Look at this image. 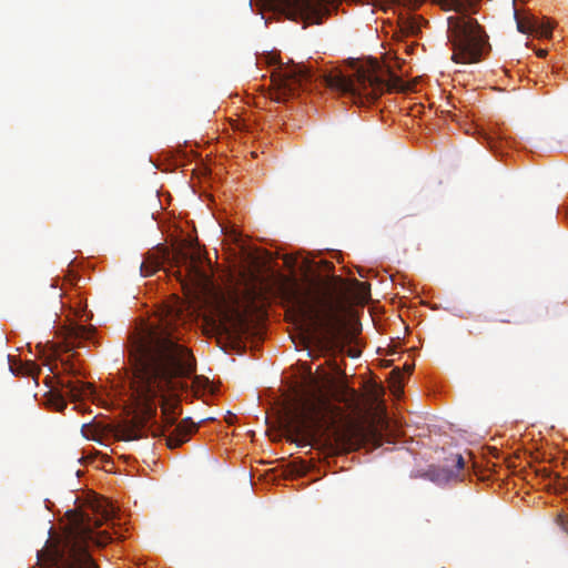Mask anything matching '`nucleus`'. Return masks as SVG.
I'll return each mask as SVG.
<instances>
[{
  "mask_svg": "<svg viewBox=\"0 0 568 568\" xmlns=\"http://www.w3.org/2000/svg\"><path fill=\"white\" fill-rule=\"evenodd\" d=\"M131 390L136 414L118 430L122 440L145 436L146 424L156 416L160 406L165 426H173L180 414L176 390L178 378L190 377L196 371L193 354L179 344L169 333L145 327L132 339Z\"/></svg>",
  "mask_w": 568,
  "mask_h": 568,
  "instance_id": "obj_1",
  "label": "nucleus"
},
{
  "mask_svg": "<svg viewBox=\"0 0 568 568\" xmlns=\"http://www.w3.org/2000/svg\"><path fill=\"white\" fill-rule=\"evenodd\" d=\"M272 81L278 90L277 100L294 95L300 88L320 81L358 105L372 103L385 92L409 90V85L402 78L390 70H383L377 63L367 68H354L349 73L338 69L320 73L303 63H278L277 70L272 74Z\"/></svg>",
  "mask_w": 568,
  "mask_h": 568,
  "instance_id": "obj_2",
  "label": "nucleus"
},
{
  "mask_svg": "<svg viewBox=\"0 0 568 568\" xmlns=\"http://www.w3.org/2000/svg\"><path fill=\"white\" fill-rule=\"evenodd\" d=\"M290 300L298 315L321 331L317 337L320 348L327 353H343L353 336L342 317L344 310L342 293L327 288L312 296L310 291L294 287Z\"/></svg>",
  "mask_w": 568,
  "mask_h": 568,
  "instance_id": "obj_3",
  "label": "nucleus"
},
{
  "mask_svg": "<svg viewBox=\"0 0 568 568\" xmlns=\"http://www.w3.org/2000/svg\"><path fill=\"white\" fill-rule=\"evenodd\" d=\"M100 525V519L92 523L88 514H74L72 524L64 535L47 541L43 556L55 568H99L89 552V545L95 542L98 546H104L111 540L106 532L101 536L94 534L92 527Z\"/></svg>",
  "mask_w": 568,
  "mask_h": 568,
  "instance_id": "obj_4",
  "label": "nucleus"
},
{
  "mask_svg": "<svg viewBox=\"0 0 568 568\" xmlns=\"http://www.w3.org/2000/svg\"><path fill=\"white\" fill-rule=\"evenodd\" d=\"M446 10L458 14L448 17V39L453 44V59L456 62L470 63L479 60L488 45L487 34L476 19L467 16L466 0H442Z\"/></svg>",
  "mask_w": 568,
  "mask_h": 568,
  "instance_id": "obj_5",
  "label": "nucleus"
},
{
  "mask_svg": "<svg viewBox=\"0 0 568 568\" xmlns=\"http://www.w3.org/2000/svg\"><path fill=\"white\" fill-rule=\"evenodd\" d=\"M336 409L322 390L307 392L287 422L288 439L300 447L311 446L316 434L326 426L327 418Z\"/></svg>",
  "mask_w": 568,
  "mask_h": 568,
  "instance_id": "obj_6",
  "label": "nucleus"
},
{
  "mask_svg": "<svg viewBox=\"0 0 568 568\" xmlns=\"http://www.w3.org/2000/svg\"><path fill=\"white\" fill-rule=\"evenodd\" d=\"M59 388L51 389L48 403L57 412H62L67 407V398L72 402L90 399L94 396V387L91 383L80 379H58Z\"/></svg>",
  "mask_w": 568,
  "mask_h": 568,
  "instance_id": "obj_7",
  "label": "nucleus"
},
{
  "mask_svg": "<svg viewBox=\"0 0 568 568\" xmlns=\"http://www.w3.org/2000/svg\"><path fill=\"white\" fill-rule=\"evenodd\" d=\"M173 258L179 267L178 276L182 286L206 281V274L201 266L202 256L200 252L192 247H182L175 251Z\"/></svg>",
  "mask_w": 568,
  "mask_h": 568,
  "instance_id": "obj_8",
  "label": "nucleus"
},
{
  "mask_svg": "<svg viewBox=\"0 0 568 568\" xmlns=\"http://www.w3.org/2000/svg\"><path fill=\"white\" fill-rule=\"evenodd\" d=\"M197 430V425L191 418H184L165 436L166 445L173 449L180 447L190 439V436Z\"/></svg>",
  "mask_w": 568,
  "mask_h": 568,
  "instance_id": "obj_9",
  "label": "nucleus"
},
{
  "mask_svg": "<svg viewBox=\"0 0 568 568\" xmlns=\"http://www.w3.org/2000/svg\"><path fill=\"white\" fill-rule=\"evenodd\" d=\"M515 18L517 21V29L521 33L536 32L542 37H549L551 34L552 27L549 23L539 22L535 17L519 18L516 12Z\"/></svg>",
  "mask_w": 568,
  "mask_h": 568,
  "instance_id": "obj_10",
  "label": "nucleus"
},
{
  "mask_svg": "<svg viewBox=\"0 0 568 568\" xmlns=\"http://www.w3.org/2000/svg\"><path fill=\"white\" fill-rule=\"evenodd\" d=\"M8 359L10 371L14 375H27L37 379L41 372V368L32 361L20 362L11 355L8 356Z\"/></svg>",
  "mask_w": 568,
  "mask_h": 568,
  "instance_id": "obj_11",
  "label": "nucleus"
},
{
  "mask_svg": "<svg viewBox=\"0 0 568 568\" xmlns=\"http://www.w3.org/2000/svg\"><path fill=\"white\" fill-rule=\"evenodd\" d=\"M92 329L82 325H71L65 333V341L68 346L78 347L82 341L91 337Z\"/></svg>",
  "mask_w": 568,
  "mask_h": 568,
  "instance_id": "obj_12",
  "label": "nucleus"
},
{
  "mask_svg": "<svg viewBox=\"0 0 568 568\" xmlns=\"http://www.w3.org/2000/svg\"><path fill=\"white\" fill-rule=\"evenodd\" d=\"M162 264V260L155 255H149L140 265V273L142 276L148 277L153 275Z\"/></svg>",
  "mask_w": 568,
  "mask_h": 568,
  "instance_id": "obj_13",
  "label": "nucleus"
},
{
  "mask_svg": "<svg viewBox=\"0 0 568 568\" xmlns=\"http://www.w3.org/2000/svg\"><path fill=\"white\" fill-rule=\"evenodd\" d=\"M355 286L358 290L362 300H367L369 297V285L367 283L354 281Z\"/></svg>",
  "mask_w": 568,
  "mask_h": 568,
  "instance_id": "obj_14",
  "label": "nucleus"
},
{
  "mask_svg": "<svg viewBox=\"0 0 568 568\" xmlns=\"http://www.w3.org/2000/svg\"><path fill=\"white\" fill-rule=\"evenodd\" d=\"M180 315V310L176 306H170L166 312V316L173 320Z\"/></svg>",
  "mask_w": 568,
  "mask_h": 568,
  "instance_id": "obj_15",
  "label": "nucleus"
},
{
  "mask_svg": "<svg viewBox=\"0 0 568 568\" xmlns=\"http://www.w3.org/2000/svg\"><path fill=\"white\" fill-rule=\"evenodd\" d=\"M454 462L456 463V468H457V470H460V469H463V468H464L465 462H464V458H463V456H462V455L456 454V455L454 456Z\"/></svg>",
  "mask_w": 568,
  "mask_h": 568,
  "instance_id": "obj_16",
  "label": "nucleus"
},
{
  "mask_svg": "<svg viewBox=\"0 0 568 568\" xmlns=\"http://www.w3.org/2000/svg\"><path fill=\"white\" fill-rule=\"evenodd\" d=\"M347 355L349 357L355 358V357H358L361 355V352L358 349H355V348H348Z\"/></svg>",
  "mask_w": 568,
  "mask_h": 568,
  "instance_id": "obj_17",
  "label": "nucleus"
},
{
  "mask_svg": "<svg viewBox=\"0 0 568 568\" xmlns=\"http://www.w3.org/2000/svg\"><path fill=\"white\" fill-rule=\"evenodd\" d=\"M484 138H485V140H486L487 144H488L490 148H494V144H493V138H491V135H490V134H486V133H485V134H484Z\"/></svg>",
  "mask_w": 568,
  "mask_h": 568,
  "instance_id": "obj_18",
  "label": "nucleus"
},
{
  "mask_svg": "<svg viewBox=\"0 0 568 568\" xmlns=\"http://www.w3.org/2000/svg\"><path fill=\"white\" fill-rule=\"evenodd\" d=\"M537 55L540 58H545L547 55V51L544 49L538 50Z\"/></svg>",
  "mask_w": 568,
  "mask_h": 568,
  "instance_id": "obj_19",
  "label": "nucleus"
},
{
  "mask_svg": "<svg viewBox=\"0 0 568 568\" xmlns=\"http://www.w3.org/2000/svg\"><path fill=\"white\" fill-rule=\"evenodd\" d=\"M110 516H111V513L106 509L102 514L103 519H108V518H110Z\"/></svg>",
  "mask_w": 568,
  "mask_h": 568,
  "instance_id": "obj_20",
  "label": "nucleus"
},
{
  "mask_svg": "<svg viewBox=\"0 0 568 568\" xmlns=\"http://www.w3.org/2000/svg\"><path fill=\"white\" fill-rule=\"evenodd\" d=\"M392 374L396 375V376H400V372L398 369H393Z\"/></svg>",
  "mask_w": 568,
  "mask_h": 568,
  "instance_id": "obj_21",
  "label": "nucleus"
},
{
  "mask_svg": "<svg viewBox=\"0 0 568 568\" xmlns=\"http://www.w3.org/2000/svg\"><path fill=\"white\" fill-rule=\"evenodd\" d=\"M412 369H413L412 366L406 365L405 371H407L408 374H410Z\"/></svg>",
  "mask_w": 568,
  "mask_h": 568,
  "instance_id": "obj_22",
  "label": "nucleus"
},
{
  "mask_svg": "<svg viewBox=\"0 0 568 568\" xmlns=\"http://www.w3.org/2000/svg\"><path fill=\"white\" fill-rule=\"evenodd\" d=\"M503 323H510V320H501Z\"/></svg>",
  "mask_w": 568,
  "mask_h": 568,
  "instance_id": "obj_23",
  "label": "nucleus"
},
{
  "mask_svg": "<svg viewBox=\"0 0 568 568\" xmlns=\"http://www.w3.org/2000/svg\"><path fill=\"white\" fill-rule=\"evenodd\" d=\"M253 0H250V6H252Z\"/></svg>",
  "mask_w": 568,
  "mask_h": 568,
  "instance_id": "obj_24",
  "label": "nucleus"
}]
</instances>
